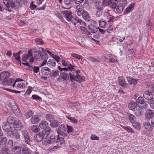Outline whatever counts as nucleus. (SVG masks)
I'll list each match as a JSON object with an SVG mask.
<instances>
[{"label": "nucleus", "instance_id": "obj_17", "mask_svg": "<svg viewBox=\"0 0 154 154\" xmlns=\"http://www.w3.org/2000/svg\"><path fill=\"white\" fill-rule=\"evenodd\" d=\"M52 131L51 129L49 127H47L43 130L42 133L44 138H47Z\"/></svg>", "mask_w": 154, "mask_h": 154}, {"label": "nucleus", "instance_id": "obj_7", "mask_svg": "<svg viewBox=\"0 0 154 154\" xmlns=\"http://www.w3.org/2000/svg\"><path fill=\"white\" fill-rule=\"evenodd\" d=\"M29 58V62H32L33 61L34 59L32 57V54L31 50L28 51L27 54H24L22 57V60L23 62H27V61Z\"/></svg>", "mask_w": 154, "mask_h": 154}, {"label": "nucleus", "instance_id": "obj_12", "mask_svg": "<svg viewBox=\"0 0 154 154\" xmlns=\"http://www.w3.org/2000/svg\"><path fill=\"white\" fill-rule=\"evenodd\" d=\"M12 124L14 128H15L16 130H20L22 128H23V126L22 124L21 123L19 120H16L14 121H13Z\"/></svg>", "mask_w": 154, "mask_h": 154}, {"label": "nucleus", "instance_id": "obj_14", "mask_svg": "<svg viewBox=\"0 0 154 154\" xmlns=\"http://www.w3.org/2000/svg\"><path fill=\"white\" fill-rule=\"evenodd\" d=\"M143 97L148 100H151L153 99L152 92L149 91H145L143 94Z\"/></svg>", "mask_w": 154, "mask_h": 154}, {"label": "nucleus", "instance_id": "obj_47", "mask_svg": "<svg viewBox=\"0 0 154 154\" xmlns=\"http://www.w3.org/2000/svg\"><path fill=\"white\" fill-rule=\"evenodd\" d=\"M33 113V112L30 110L28 112H26L25 113L24 116L25 118L26 119H28L31 117Z\"/></svg>", "mask_w": 154, "mask_h": 154}, {"label": "nucleus", "instance_id": "obj_51", "mask_svg": "<svg viewBox=\"0 0 154 154\" xmlns=\"http://www.w3.org/2000/svg\"><path fill=\"white\" fill-rule=\"evenodd\" d=\"M135 114L136 116H141L142 114L141 109L139 108L138 109H136L135 111Z\"/></svg>", "mask_w": 154, "mask_h": 154}, {"label": "nucleus", "instance_id": "obj_56", "mask_svg": "<svg viewBox=\"0 0 154 154\" xmlns=\"http://www.w3.org/2000/svg\"><path fill=\"white\" fill-rule=\"evenodd\" d=\"M55 14L56 15L57 17L60 20H61L63 22V21L64 20L63 18H62L61 15L60 14V13H59L57 11L55 13Z\"/></svg>", "mask_w": 154, "mask_h": 154}, {"label": "nucleus", "instance_id": "obj_44", "mask_svg": "<svg viewBox=\"0 0 154 154\" xmlns=\"http://www.w3.org/2000/svg\"><path fill=\"white\" fill-rule=\"evenodd\" d=\"M45 117L47 120L51 122L54 119V116L50 114H46L45 115Z\"/></svg>", "mask_w": 154, "mask_h": 154}, {"label": "nucleus", "instance_id": "obj_35", "mask_svg": "<svg viewBox=\"0 0 154 154\" xmlns=\"http://www.w3.org/2000/svg\"><path fill=\"white\" fill-rule=\"evenodd\" d=\"M30 129L31 131L35 133H37L39 131V128L37 125H34L30 127Z\"/></svg>", "mask_w": 154, "mask_h": 154}, {"label": "nucleus", "instance_id": "obj_18", "mask_svg": "<svg viewBox=\"0 0 154 154\" xmlns=\"http://www.w3.org/2000/svg\"><path fill=\"white\" fill-rule=\"evenodd\" d=\"M51 72L50 68L46 67H43L41 69V73L45 75H50Z\"/></svg>", "mask_w": 154, "mask_h": 154}, {"label": "nucleus", "instance_id": "obj_57", "mask_svg": "<svg viewBox=\"0 0 154 154\" xmlns=\"http://www.w3.org/2000/svg\"><path fill=\"white\" fill-rule=\"evenodd\" d=\"M127 53L128 55V56L131 57L134 55V52L133 49H130L128 50L127 52Z\"/></svg>", "mask_w": 154, "mask_h": 154}, {"label": "nucleus", "instance_id": "obj_41", "mask_svg": "<svg viewBox=\"0 0 154 154\" xmlns=\"http://www.w3.org/2000/svg\"><path fill=\"white\" fill-rule=\"evenodd\" d=\"M134 4H131L130 5L128 6L126 9L125 11L126 12L127 14L131 12L134 9Z\"/></svg>", "mask_w": 154, "mask_h": 154}, {"label": "nucleus", "instance_id": "obj_28", "mask_svg": "<svg viewBox=\"0 0 154 154\" xmlns=\"http://www.w3.org/2000/svg\"><path fill=\"white\" fill-rule=\"evenodd\" d=\"M39 127L41 129H45L48 127V123L45 121H42L39 124Z\"/></svg>", "mask_w": 154, "mask_h": 154}, {"label": "nucleus", "instance_id": "obj_25", "mask_svg": "<svg viewBox=\"0 0 154 154\" xmlns=\"http://www.w3.org/2000/svg\"><path fill=\"white\" fill-rule=\"evenodd\" d=\"M10 132L11 133L12 136L13 138H15L17 139H19L20 138V135L17 131L16 130H14L13 129L12 131H11Z\"/></svg>", "mask_w": 154, "mask_h": 154}, {"label": "nucleus", "instance_id": "obj_19", "mask_svg": "<svg viewBox=\"0 0 154 154\" xmlns=\"http://www.w3.org/2000/svg\"><path fill=\"white\" fill-rule=\"evenodd\" d=\"M23 81L24 80L20 79V80L16 83L15 88L17 89H19V88L23 89L25 87V85L24 84Z\"/></svg>", "mask_w": 154, "mask_h": 154}, {"label": "nucleus", "instance_id": "obj_39", "mask_svg": "<svg viewBox=\"0 0 154 154\" xmlns=\"http://www.w3.org/2000/svg\"><path fill=\"white\" fill-rule=\"evenodd\" d=\"M103 57H105L106 59L108 61V62H114L116 61V60L114 58L111 57L110 54L106 55Z\"/></svg>", "mask_w": 154, "mask_h": 154}, {"label": "nucleus", "instance_id": "obj_42", "mask_svg": "<svg viewBox=\"0 0 154 154\" xmlns=\"http://www.w3.org/2000/svg\"><path fill=\"white\" fill-rule=\"evenodd\" d=\"M47 64L49 66L51 67L55 66L56 63L54 59H51L48 62Z\"/></svg>", "mask_w": 154, "mask_h": 154}, {"label": "nucleus", "instance_id": "obj_46", "mask_svg": "<svg viewBox=\"0 0 154 154\" xmlns=\"http://www.w3.org/2000/svg\"><path fill=\"white\" fill-rule=\"evenodd\" d=\"M51 123L50 126L51 127H57L59 124V122L57 120H54L52 122V121L51 122Z\"/></svg>", "mask_w": 154, "mask_h": 154}, {"label": "nucleus", "instance_id": "obj_64", "mask_svg": "<svg viewBox=\"0 0 154 154\" xmlns=\"http://www.w3.org/2000/svg\"><path fill=\"white\" fill-rule=\"evenodd\" d=\"M89 60L91 61L93 63H98L99 62V61L96 60L94 59V58L93 57H91L89 58Z\"/></svg>", "mask_w": 154, "mask_h": 154}, {"label": "nucleus", "instance_id": "obj_45", "mask_svg": "<svg viewBox=\"0 0 154 154\" xmlns=\"http://www.w3.org/2000/svg\"><path fill=\"white\" fill-rule=\"evenodd\" d=\"M62 78L63 79V81L66 82L68 80L69 75L64 72H63L61 74Z\"/></svg>", "mask_w": 154, "mask_h": 154}, {"label": "nucleus", "instance_id": "obj_60", "mask_svg": "<svg viewBox=\"0 0 154 154\" xmlns=\"http://www.w3.org/2000/svg\"><path fill=\"white\" fill-rule=\"evenodd\" d=\"M4 89L9 91H10L11 92L15 93L18 94L20 93V91L11 90L8 88H4Z\"/></svg>", "mask_w": 154, "mask_h": 154}, {"label": "nucleus", "instance_id": "obj_32", "mask_svg": "<svg viewBox=\"0 0 154 154\" xmlns=\"http://www.w3.org/2000/svg\"><path fill=\"white\" fill-rule=\"evenodd\" d=\"M127 78L128 82L130 85H135L137 84V81L136 79L130 76L127 77Z\"/></svg>", "mask_w": 154, "mask_h": 154}, {"label": "nucleus", "instance_id": "obj_31", "mask_svg": "<svg viewBox=\"0 0 154 154\" xmlns=\"http://www.w3.org/2000/svg\"><path fill=\"white\" fill-rule=\"evenodd\" d=\"M119 83L122 86H125L126 84L125 83V80L124 79L122 76L118 77Z\"/></svg>", "mask_w": 154, "mask_h": 154}, {"label": "nucleus", "instance_id": "obj_23", "mask_svg": "<svg viewBox=\"0 0 154 154\" xmlns=\"http://www.w3.org/2000/svg\"><path fill=\"white\" fill-rule=\"evenodd\" d=\"M145 115L147 119L152 118L154 115L153 111L150 109H147L146 111Z\"/></svg>", "mask_w": 154, "mask_h": 154}, {"label": "nucleus", "instance_id": "obj_1", "mask_svg": "<svg viewBox=\"0 0 154 154\" xmlns=\"http://www.w3.org/2000/svg\"><path fill=\"white\" fill-rule=\"evenodd\" d=\"M22 0H4L3 3L6 9L3 8L2 6L0 5V11L2 12L5 9L9 12H11L12 9H17L20 5V2Z\"/></svg>", "mask_w": 154, "mask_h": 154}, {"label": "nucleus", "instance_id": "obj_43", "mask_svg": "<svg viewBox=\"0 0 154 154\" xmlns=\"http://www.w3.org/2000/svg\"><path fill=\"white\" fill-rule=\"evenodd\" d=\"M60 72V71L58 70L55 71L53 70L51 71L50 75L52 77L57 76L58 75Z\"/></svg>", "mask_w": 154, "mask_h": 154}, {"label": "nucleus", "instance_id": "obj_59", "mask_svg": "<svg viewBox=\"0 0 154 154\" xmlns=\"http://www.w3.org/2000/svg\"><path fill=\"white\" fill-rule=\"evenodd\" d=\"M91 139L92 140H98L99 139V138L97 136H96L95 135L92 134L91 137Z\"/></svg>", "mask_w": 154, "mask_h": 154}, {"label": "nucleus", "instance_id": "obj_9", "mask_svg": "<svg viewBox=\"0 0 154 154\" xmlns=\"http://www.w3.org/2000/svg\"><path fill=\"white\" fill-rule=\"evenodd\" d=\"M103 5L105 6H108L114 9L116 7L117 5L113 0H103Z\"/></svg>", "mask_w": 154, "mask_h": 154}, {"label": "nucleus", "instance_id": "obj_11", "mask_svg": "<svg viewBox=\"0 0 154 154\" xmlns=\"http://www.w3.org/2000/svg\"><path fill=\"white\" fill-rule=\"evenodd\" d=\"M22 134L24 137V140L25 143L29 144L31 140L29 136L28 133L26 131H22Z\"/></svg>", "mask_w": 154, "mask_h": 154}, {"label": "nucleus", "instance_id": "obj_10", "mask_svg": "<svg viewBox=\"0 0 154 154\" xmlns=\"http://www.w3.org/2000/svg\"><path fill=\"white\" fill-rule=\"evenodd\" d=\"M62 65L65 66L69 67V71H74L75 69L74 68V66L72 65L65 58L62 59Z\"/></svg>", "mask_w": 154, "mask_h": 154}, {"label": "nucleus", "instance_id": "obj_40", "mask_svg": "<svg viewBox=\"0 0 154 154\" xmlns=\"http://www.w3.org/2000/svg\"><path fill=\"white\" fill-rule=\"evenodd\" d=\"M22 154H32L31 151L27 147H24L22 149Z\"/></svg>", "mask_w": 154, "mask_h": 154}, {"label": "nucleus", "instance_id": "obj_50", "mask_svg": "<svg viewBox=\"0 0 154 154\" xmlns=\"http://www.w3.org/2000/svg\"><path fill=\"white\" fill-rule=\"evenodd\" d=\"M133 123V126L135 128L137 129H139L140 128V124L139 123L137 122H135Z\"/></svg>", "mask_w": 154, "mask_h": 154}, {"label": "nucleus", "instance_id": "obj_16", "mask_svg": "<svg viewBox=\"0 0 154 154\" xmlns=\"http://www.w3.org/2000/svg\"><path fill=\"white\" fill-rule=\"evenodd\" d=\"M1 135L0 136V148H3L6 146L7 139L5 137H1Z\"/></svg>", "mask_w": 154, "mask_h": 154}, {"label": "nucleus", "instance_id": "obj_49", "mask_svg": "<svg viewBox=\"0 0 154 154\" xmlns=\"http://www.w3.org/2000/svg\"><path fill=\"white\" fill-rule=\"evenodd\" d=\"M56 136L54 135H52L49 138L50 141L51 142V144L53 143L56 141Z\"/></svg>", "mask_w": 154, "mask_h": 154}, {"label": "nucleus", "instance_id": "obj_55", "mask_svg": "<svg viewBox=\"0 0 154 154\" xmlns=\"http://www.w3.org/2000/svg\"><path fill=\"white\" fill-rule=\"evenodd\" d=\"M1 152L3 154H7L9 152V150L8 149L6 148H1Z\"/></svg>", "mask_w": 154, "mask_h": 154}, {"label": "nucleus", "instance_id": "obj_53", "mask_svg": "<svg viewBox=\"0 0 154 154\" xmlns=\"http://www.w3.org/2000/svg\"><path fill=\"white\" fill-rule=\"evenodd\" d=\"M129 118L130 121L131 123H133L135 122V117L133 115L131 114L129 115Z\"/></svg>", "mask_w": 154, "mask_h": 154}, {"label": "nucleus", "instance_id": "obj_63", "mask_svg": "<svg viewBox=\"0 0 154 154\" xmlns=\"http://www.w3.org/2000/svg\"><path fill=\"white\" fill-rule=\"evenodd\" d=\"M52 57L53 58V59H54L55 61L56 60L57 62H58L60 59V57L57 55H53L52 56Z\"/></svg>", "mask_w": 154, "mask_h": 154}, {"label": "nucleus", "instance_id": "obj_8", "mask_svg": "<svg viewBox=\"0 0 154 154\" xmlns=\"http://www.w3.org/2000/svg\"><path fill=\"white\" fill-rule=\"evenodd\" d=\"M66 130V127L63 124H62L59 126L57 133L58 134L61 135L63 136H66L67 135Z\"/></svg>", "mask_w": 154, "mask_h": 154}, {"label": "nucleus", "instance_id": "obj_36", "mask_svg": "<svg viewBox=\"0 0 154 154\" xmlns=\"http://www.w3.org/2000/svg\"><path fill=\"white\" fill-rule=\"evenodd\" d=\"M124 9L123 5L122 4H119L117 6L116 11L118 13L121 14Z\"/></svg>", "mask_w": 154, "mask_h": 154}, {"label": "nucleus", "instance_id": "obj_30", "mask_svg": "<svg viewBox=\"0 0 154 154\" xmlns=\"http://www.w3.org/2000/svg\"><path fill=\"white\" fill-rule=\"evenodd\" d=\"M80 29L83 34H85L89 37H91V35L90 36V35H91V33L87 30V29L85 27L81 26L80 27Z\"/></svg>", "mask_w": 154, "mask_h": 154}, {"label": "nucleus", "instance_id": "obj_37", "mask_svg": "<svg viewBox=\"0 0 154 154\" xmlns=\"http://www.w3.org/2000/svg\"><path fill=\"white\" fill-rule=\"evenodd\" d=\"M102 4L103 5V2L101 3L99 1H98L97 2H96L95 7L98 11H102L103 8Z\"/></svg>", "mask_w": 154, "mask_h": 154}, {"label": "nucleus", "instance_id": "obj_5", "mask_svg": "<svg viewBox=\"0 0 154 154\" xmlns=\"http://www.w3.org/2000/svg\"><path fill=\"white\" fill-rule=\"evenodd\" d=\"M20 80V78H17L16 80L11 78L7 79V80H3L2 82V84L4 86H12L14 87L16 83Z\"/></svg>", "mask_w": 154, "mask_h": 154}, {"label": "nucleus", "instance_id": "obj_24", "mask_svg": "<svg viewBox=\"0 0 154 154\" xmlns=\"http://www.w3.org/2000/svg\"><path fill=\"white\" fill-rule=\"evenodd\" d=\"M35 139L38 142L41 141L43 138L44 136L42 133H39L34 137Z\"/></svg>", "mask_w": 154, "mask_h": 154}, {"label": "nucleus", "instance_id": "obj_4", "mask_svg": "<svg viewBox=\"0 0 154 154\" xmlns=\"http://www.w3.org/2000/svg\"><path fill=\"white\" fill-rule=\"evenodd\" d=\"M34 56L36 60H39L41 57L42 59L43 60L42 63L41 65L40 66H42L45 64L46 63L48 57L47 54H44L42 57L41 52L38 51H35L34 54Z\"/></svg>", "mask_w": 154, "mask_h": 154}, {"label": "nucleus", "instance_id": "obj_13", "mask_svg": "<svg viewBox=\"0 0 154 154\" xmlns=\"http://www.w3.org/2000/svg\"><path fill=\"white\" fill-rule=\"evenodd\" d=\"M106 18V20L108 23H113L115 20V17L110 14L109 12H106L104 14Z\"/></svg>", "mask_w": 154, "mask_h": 154}, {"label": "nucleus", "instance_id": "obj_3", "mask_svg": "<svg viewBox=\"0 0 154 154\" xmlns=\"http://www.w3.org/2000/svg\"><path fill=\"white\" fill-rule=\"evenodd\" d=\"M7 122L6 123H3L2 125L3 130L6 132H10L12 131L13 130L11 124L12 125L14 120L11 117H9L7 119Z\"/></svg>", "mask_w": 154, "mask_h": 154}, {"label": "nucleus", "instance_id": "obj_33", "mask_svg": "<svg viewBox=\"0 0 154 154\" xmlns=\"http://www.w3.org/2000/svg\"><path fill=\"white\" fill-rule=\"evenodd\" d=\"M136 102L137 104L138 105L140 104H143L145 103L146 101L142 97H139L136 100Z\"/></svg>", "mask_w": 154, "mask_h": 154}, {"label": "nucleus", "instance_id": "obj_26", "mask_svg": "<svg viewBox=\"0 0 154 154\" xmlns=\"http://www.w3.org/2000/svg\"><path fill=\"white\" fill-rule=\"evenodd\" d=\"M144 127L149 131H151L152 129V126L149 122H145L143 124Z\"/></svg>", "mask_w": 154, "mask_h": 154}, {"label": "nucleus", "instance_id": "obj_22", "mask_svg": "<svg viewBox=\"0 0 154 154\" xmlns=\"http://www.w3.org/2000/svg\"><path fill=\"white\" fill-rule=\"evenodd\" d=\"M82 15V16L83 18L86 21L88 22L90 21L91 17L87 11H84Z\"/></svg>", "mask_w": 154, "mask_h": 154}, {"label": "nucleus", "instance_id": "obj_15", "mask_svg": "<svg viewBox=\"0 0 154 154\" xmlns=\"http://www.w3.org/2000/svg\"><path fill=\"white\" fill-rule=\"evenodd\" d=\"M40 119L37 115L33 116L30 119V122L33 124H38L40 121Z\"/></svg>", "mask_w": 154, "mask_h": 154}, {"label": "nucleus", "instance_id": "obj_52", "mask_svg": "<svg viewBox=\"0 0 154 154\" xmlns=\"http://www.w3.org/2000/svg\"><path fill=\"white\" fill-rule=\"evenodd\" d=\"M67 119L69 120L72 123L74 124H77L78 122V121L76 119H74L73 118L68 116L67 117Z\"/></svg>", "mask_w": 154, "mask_h": 154}, {"label": "nucleus", "instance_id": "obj_29", "mask_svg": "<svg viewBox=\"0 0 154 154\" xmlns=\"http://www.w3.org/2000/svg\"><path fill=\"white\" fill-rule=\"evenodd\" d=\"M89 28L92 33H95L97 32L99 30L98 27H96L94 26L89 25Z\"/></svg>", "mask_w": 154, "mask_h": 154}, {"label": "nucleus", "instance_id": "obj_34", "mask_svg": "<svg viewBox=\"0 0 154 154\" xmlns=\"http://www.w3.org/2000/svg\"><path fill=\"white\" fill-rule=\"evenodd\" d=\"M137 105H138L137 104L136 102L131 101L129 104L128 107L130 109L132 110H135V109Z\"/></svg>", "mask_w": 154, "mask_h": 154}, {"label": "nucleus", "instance_id": "obj_58", "mask_svg": "<svg viewBox=\"0 0 154 154\" xmlns=\"http://www.w3.org/2000/svg\"><path fill=\"white\" fill-rule=\"evenodd\" d=\"M35 42L37 45H41L43 44L42 40L39 38H36L35 39Z\"/></svg>", "mask_w": 154, "mask_h": 154}, {"label": "nucleus", "instance_id": "obj_48", "mask_svg": "<svg viewBox=\"0 0 154 154\" xmlns=\"http://www.w3.org/2000/svg\"><path fill=\"white\" fill-rule=\"evenodd\" d=\"M71 56L72 57H74L76 59L78 60L82 59L83 57L79 54L75 53H72L71 54Z\"/></svg>", "mask_w": 154, "mask_h": 154}, {"label": "nucleus", "instance_id": "obj_20", "mask_svg": "<svg viewBox=\"0 0 154 154\" xmlns=\"http://www.w3.org/2000/svg\"><path fill=\"white\" fill-rule=\"evenodd\" d=\"M10 73L8 72H1L0 75L1 79L2 80H7V79H9L8 78L10 75Z\"/></svg>", "mask_w": 154, "mask_h": 154}, {"label": "nucleus", "instance_id": "obj_27", "mask_svg": "<svg viewBox=\"0 0 154 154\" xmlns=\"http://www.w3.org/2000/svg\"><path fill=\"white\" fill-rule=\"evenodd\" d=\"M65 4L68 7V8L71 7L75 2L74 0H64Z\"/></svg>", "mask_w": 154, "mask_h": 154}, {"label": "nucleus", "instance_id": "obj_38", "mask_svg": "<svg viewBox=\"0 0 154 154\" xmlns=\"http://www.w3.org/2000/svg\"><path fill=\"white\" fill-rule=\"evenodd\" d=\"M99 23L100 26L102 28H105L107 24L106 21L103 19L99 21Z\"/></svg>", "mask_w": 154, "mask_h": 154}, {"label": "nucleus", "instance_id": "obj_6", "mask_svg": "<svg viewBox=\"0 0 154 154\" xmlns=\"http://www.w3.org/2000/svg\"><path fill=\"white\" fill-rule=\"evenodd\" d=\"M70 80L73 82L74 81H76L79 83L83 82L85 80V78L84 76L80 75L79 74H72L69 73Z\"/></svg>", "mask_w": 154, "mask_h": 154}, {"label": "nucleus", "instance_id": "obj_62", "mask_svg": "<svg viewBox=\"0 0 154 154\" xmlns=\"http://www.w3.org/2000/svg\"><path fill=\"white\" fill-rule=\"evenodd\" d=\"M66 127H67V132L68 133H69L73 131V129L71 126L66 125Z\"/></svg>", "mask_w": 154, "mask_h": 154}, {"label": "nucleus", "instance_id": "obj_2", "mask_svg": "<svg viewBox=\"0 0 154 154\" xmlns=\"http://www.w3.org/2000/svg\"><path fill=\"white\" fill-rule=\"evenodd\" d=\"M61 12L69 21H71L74 25H75L79 23L80 19L78 18H74L70 11L65 10L61 11Z\"/></svg>", "mask_w": 154, "mask_h": 154}, {"label": "nucleus", "instance_id": "obj_61", "mask_svg": "<svg viewBox=\"0 0 154 154\" xmlns=\"http://www.w3.org/2000/svg\"><path fill=\"white\" fill-rule=\"evenodd\" d=\"M32 88L31 87H29L27 91L25 94V96L29 95L31 92L32 90Z\"/></svg>", "mask_w": 154, "mask_h": 154}, {"label": "nucleus", "instance_id": "obj_21", "mask_svg": "<svg viewBox=\"0 0 154 154\" xmlns=\"http://www.w3.org/2000/svg\"><path fill=\"white\" fill-rule=\"evenodd\" d=\"M22 151L21 147L19 146H15L12 150V152L14 154H20L19 153Z\"/></svg>", "mask_w": 154, "mask_h": 154}, {"label": "nucleus", "instance_id": "obj_54", "mask_svg": "<svg viewBox=\"0 0 154 154\" xmlns=\"http://www.w3.org/2000/svg\"><path fill=\"white\" fill-rule=\"evenodd\" d=\"M43 144L45 145L51 144V142L50 141L49 138H44V139L42 141Z\"/></svg>", "mask_w": 154, "mask_h": 154}]
</instances>
